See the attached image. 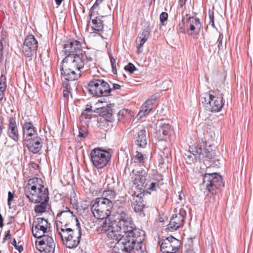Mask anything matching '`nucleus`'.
<instances>
[{"instance_id": "obj_1", "label": "nucleus", "mask_w": 253, "mask_h": 253, "mask_svg": "<svg viewBox=\"0 0 253 253\" xmlns=\"http://www.w3.org/2000/svg\"><path fill=\"white\" fill-rule=\"evenodd\" d=\"M84 62L79 55L66 56L59 68L61 78L68 81L77 80L81 76Z\"/></svg>"}, {"instance_id": "obj_2", "label": "nucleus", "mask_w": 253, "mask_h": 253, "mask_svg": "<svg viewBox=\"0 0 253 253\" xmlns=\"http://www.w3.org/2000/svg\"><path fill=\"white\" fill-rule=\"evenodd\" d=\"M114 220L118 222V227L121 231L126 232V235L143 237L144 232L134 227L132 218L126 207H119L113 211Z\"/></svg>"}, {"instance_id": "obj_3", "label": "nucleus", "mask_w": 253, "mask_h": 253, "mask_svg": "<svg viewBox=\"0 0 253 253\" xmlns=\"http://www.w3.org/2000/svg\"><path fill=\"white\" fill-rule=\"evenodd\" d=\"M202 96V103L206 110L213 113L220 112L223 108L225 100L224 94L218 89L211 90Z\"/></svg>"}, {"instance_id": "obj_4", "label": "nucleus", "mask_w": 253, "mask_h": 253, "mask_svg": "<svg viewBox=\"0 0 253 253\" xmlns=\"http://www.w3.org/2000/svg\"><path fill=\"white\" fill-rule=\"evenodd\" d=\"M91 210L94 216L98 219L108 217L114 207L113 201L106 198H96L91 202Z\"/></svg>"}, {"instance_id": "obj_5", "label": "nucleus", "mask_w": 253, "mask_h": 253, "mask_svg": "<svg viewBox=\"0 0 253 253\" xmlns=\"http://www.w3.org/2000/svg\"><path fill=\"white\" fill-rule=\"evenodd\" d=\"M144 237L126 235L115 244L112 253H130L133 250L134 245L141 248V244L144 240Z\"/></svg>"}, {"instance_id": "obj_6", "label": "nucleus", "mask_w": 253, "mask_h": 253, "mask_svg": "<svg viewBox=\"0 0 253 253\" xmlns=\"http://www.w3.org/2000/svg\"><path fill=\"white\" fill-rule=\"evenodd\" d=\"M87 89L90 94L96 97L108 96L111 92L108 83L103 80L97 78H93L89 81Z\"/></svg>"}, {"instance_id": "obj_7", "label": "nucleus", "mask_w": 253, "mask_h": 253, "mask_svg": "<svg viewBox=\"0 0 253 253\" xmlns=\"http://www.w3.org/2000/svg\"><path fill=\"white\" fill-rule=\"evenodd\" d=\"M91 161L93 165L97 169H101L105 167L110 161V153L100 148L92 150L90 153Z\"/></svg>"}, {"instance_id": "obj_8", "label": "nucleus", "mask_w": 253, "mask_h": 253, "mask_svg": "<svg viewBox=\"0 0 253 253\" xmlns=\"http://www.w3.org/2000/svg\"><path fill=\"white\" fill-rule=\"evenodd\" d=\"M203 184L212 195L216 194L218 189L223 186L221 176L217 173H205L203 178Z\"/></svg>"}, {"instance_id": "obj_9", "label": "nucleus", "mask_w": 253, "mask_h": 253, "mask_svg": "<svg viewBox=\"0 0 253 253\" xmlns=\"http://www.w3.org/2000/svg\"><path fill=\"white\" fill-rule=\"evenodd\" d=\"M56 219V223H59L60 226L67 227V226H73L74 224H76V226L80 225L77 216L67 207L57 213Z\"/></svg>"}, {"instance_id": "obj_10", "label": "nucleus", "mask_w": 253, "mask_h": 253, "mask_svg": "<svg viewBox=\"0 0 253 253\" xmlns=\"http://www.w3.org/2000/svg\"><path fill=\"white\" fill-rule=\"evenodd\" d=\"M49 225L45 219L42 217L37 218L32 224V232L34 237L41 240L44 236H51V232L48 230Z\"/></svg>"}, {"instance_id": "obj_11", "label": "nucleus", "mask_w": 253, "mask_h": 253, "mask_svg": "<svg viewBox=\"0 0 253 253\" xmlns=\"http://www.w3.org/2000/svg\"><path fill=\"white\" fill-rule=\"evenodd\" d=\"M46 190H48L47 188L44 187L42 179L38 177L30 178L26 186V195L28 198L31 196H38L40 194L43 193Z\"/></svg>"}, {"instance_id": "obj_12", "label": "nucleus", "mask_w": 253, "mask_h": 253, "mask_svg": "<svg viewBox=\"0 0 253 253\" xmlns=\"http://www.w3.org/2000/svg\"><path fill=\"white\" fill-rule=\"evenodd\" d=\"M38 47V42L33 35H29L25 39L23 46L22 52L26 57L29 58V60L37 54Z\"/></svg>"}, {"instance_id": "obj_13", "label": "nucleus", "mask_w": 253, "mask_h": 253, "mask_svg": "<svg viewBox=\"0 0 253 253\" xmlns=\"http://www.w3.org/2000/svg\"><path fill=\"white\" fill-rule=\"evenodd\" d=\"M48 190H46L40 194V195L31 196L28 198L30 201L33 203H40V204L36 205L35 207V211L37 213L44 212L46 209L47 204L49 201Z\"/></svg>"}, {"instance_id": "obj_14", "label": "nucleus", "mask_w": 253, "mask_h": 253, "mask_svg": "<svg viewBox=\"0 0 253 253\" xmlns=\"http://www.w3.org/2000/svg\"><path fill=\"white\" fill-rule=\"evenodd\" d=\"M147 171V169L143 168H140L138 170H132V172L133 174L132 177V181L134 184L136 185L140 190L145 189L148 185V183L146 182Z\"/></svg>"}, {"instance_id": "obj_15", "label": "nucleus", "mask_w": 253, "mask_h": 253, "mask_svg": "<svg viewBox=\"0 0 253 253\" xmlns=\"http://www.w3.org/2000/svg\"><path fill=\"white\" fill-rule=\"evenodd\" d=\"M37 249L41 252L44 251L45 253H54L55 244L51 235L44 236L43 239L36 242Z\"/></svg>"}, {"instance_id": "obj_16", "label": "nucleus", "mask_w": 253, "mask_h": 253, "mask_svg": "<svg viewBox=\"0 0 253 253\" xmlns=\"http://www.w3.org/2000/svg\"><path fill=\"white\" fill-rule=\"evenodd\" d=\"M187 34L189 36L198 35L202 28L200 19L196 17H189L186 21Z\"/></svg>"}, {"instance_id": "obj_17", "label": "nucleus", "mask_w": 253, "mask_h": 253, "mask_svg": "<svg viewBox=\"0 0 253 253\" xmlns=\"http://www.w3.org/2000/svg\"><path fill=\"white\" fill-rule=\"evenodd\" d=\"M180 241L172 236H169L163 240L161 245V251L163 253H167V251H179Z\"/></svg>"}, {"instance_id": "obj_18", "label": "nucleus", "mask_w": 253, "mask_h": 253, "mask_svg": "<svg viewBox=\"0 0 253 253\" xmlns=\"http://www.w3.org/2000/svg\"><path fill=\"white\" fill-rule=\"evenodd\" d=\"M82 235L81 225L76 226V229H73L72 233L64 242V245L69 249L76 248L80 243Z\"/></svg>"}, {"instance_id": "obj_19", "label": "nucleus", "mask_w": 253, "mask_h": 253, "mask_svg": "<svg viewBox=\"0 0 253 253\" xmlns=\"http://www.w3.org/2000/svg\"><path fill=\"white\" fill-rule=\"evenodd\" d=\"M81 51V42L77 40L67 41L64 45V52L66 56L77 55Z\"/></svg>"}, {"instance_id": "obj_20", "label": "nucleus", "mask_w": 253, "mask_h": 253, "mask_svg": "<svg viewBox=\"0 0 253 253\" xmlns=\"http://www.w3.org/2000/svg\"><path fill=\"white\" fill-rule=\"evenodd\" d=\"M24 145L27 147L29 151L33 154L38 153L42 147V141L40 136H36L34 137L27 139L24 141Z\"/></svg>"}, {"instance_id": "obj_21", "label": "nucleus", "mask_w": 253, "mask_h": 253, "mask_svg": "<svg viewBox=\"0 0 253 253\" xmlns=\"http://www.w3.org/2000/svg\"><path fill=\"white\" fill-rule=\"evenodd\" d=\"M8 124L7 126V135L15 142L19 140V131L15 118L10 117L8 118Z\"/></svg>"}, {"instance_id": "obj_22", "label": "nucleus", "mask_w": 253, "mask_h": 253, "mask_svg": "<svg viewBox=\"0 0 253 253\" xmlns=\"http://www.w3.org/2000/svg\"><path fill=\"white\" fill-rule=\"evenodd\" d=\"M22 128L23 141L38 136L37 129L30 121H25Z\"/></svg>"}, {"instance_id": "obj_23", "label": "nucleus", "mask_w": 253, "mask_h": 253, "mask_svg": "<svg viewBox=\"0 0 253 253\" xmlns=\"http://www.w3.org/2000/svg\"><path fill=\"white\" fill-rule=\"evenodd\" d=\"M184 220V216L180 213L173 214L168 225V229L171 231L176 230L178 228L183 226Z\"/></svg>"}, {"instance_id": "obj_24", "label": "nucleus", "mask_w": 253, "mask_h": 253, "mask_svg": "<svg viewBox=\"0 0 253 253\" xmlns=\"http://www.w3.org/2000/svg\"><path fill=\"white\" fill-rule=\"evenodd\" d=\"M130 200L131 202V207L134 211L136 212H139L140 215L143 214L144 215L143 211L145 207V204L141 196H139V194L136 195V193H134L131 195Z\"/></svg>"}, {"instance_id": "obj_25", "label": "nucleus", "mask_w": 253, "mask_h": 253, "mask_svg": "<svg viewBox=\"0 0 253 253\" xmlns=\"http://www.w3.org/2000/svg\"><path fill=\"white\" fill-rule=\"evenodd\" d=\"M134 140L136 145L141 148H145L147 143L146 131L141 128L134 135Z\"/></svg>"}, {"instance_id": "obj_26", "label": "nucleus", "mask_w": 253, "mask_h": 253, "mask_svg": "<svg viewBox=\"0 0 253 253\" xmlns=\"http://www.w3.org/2000/svg\"><path fill=\"white\" fill-rule=\"evenodd\" d=\"M193 154L199 158H207L211 159L213 158L214 152L203 147L201 145H197L193 151Z\"/></svg>"}, {"instance_id": "obj_27", "label": "nucleus", "mask_w": 253, "mask_h": 253, "mask_svg": "<svg viewBox=\"0 0 253 253\" xmlns=\"http://www.w3.org/2000/svg\"><path fill=\"white\" fill-rule=\"evenodd\" d=\"M163 178L161 175L159 176V178H152L148 181V185L146 188L143 189L147 193H151V191H156L160 188V186L163 185Z\"/></svg>"}, {"instance_id": "obj_28", "label": "nucleus", "mask_w": 253, "mask_h": 253, "mask_svg": "<svg viewBox=\"0 0 253 253\" xmlns=\"http://www.w3.org/2000/svg\"><path fill=\"white\" fill-rule=\"evenodd\" d=\"M116 186V184L114 182L108 184L106 188L103 191L101 198H106L111 201H113L117 194L115 189Z\"/></svg>"}, {"instance_id": "obj_29", "label": "nucleus", "mask_w": 253, "mask_h": 253, "mask_svg": "<svg viewBox=\"0 0 253 253\" xmlns=\"http://www.w3.org/2000/svg\"><path fill=\"white\" fill-rule=\"evenodd\" d=\"M57 230L58 231V233L62 239V241L64 244V242L67 241V239H69V236L72 233L73 226H60L59 223H56Z\"/></svg>"}, {"instance_id": "obj_30", "label": "nucleus", "mask_w": 253, "mask_h": 253, "mask_svg": "<svg viewBox=\"0 0 253 253\" xmlns=\"http://www.w3.org/2000/svg\"><path fill=\"white\" fill-rule=\"evenodd\" d=\"M114 229V227H113L112 230H110L106 233L108 238L119 241L120 240L125 237V236H126L125 232H123L120 230V231L118 230L115 231Z\"/></svg>"}, {"instance_id": "obj_31", "label": "nucleus", "mask_w": 253, "mask_h": 253, "mask_svg": "<svg viewBox=\"0 0 253 253\" xmlns=\"http://www.w3.org/2000/svg\"><path fill=\"white\" fill-rule=\"evenodd\" d=\"M101 220V223L98 227V230L99 231H100L102 233H106L110 230H112L113 226L112 223L110 221V220L107 218V217Z\"/></svg>"}, {"instance_id": "obj_32", "label": "nucleus", "mask_w": 253, "mask_h": 253, "mask_svg": "<svg viewBox=\"0 0 253 253\" xmlns=\"http://www.w3.org/2000/svg\"><path fill=\"white\" fill-rule=\"evenodd\" d=\"M96 12L97 13L95 14L94 13V15L91 18V19L89 18V19L91 20L92 21V23L93 25L92 28L95 31L100 32L103 30V21L100 18L96 16V15L98 14L97 11Z\"/></svg>"}, {"instance_id": "obj_33", "label": "nucleus", "mask_w": 253, "mask_h": 253, "mask_svg": "<svg viewBox=\"0 0 253 253\" xmlns=\"http://www.w3.org/2000/svg\"><path fill=\"white\" fill-rule=\"evenodd\" d=\"M146 158V157L143 154L137 151L135 155L132 158L131 160L134 164H138V165L141 166L145 162Z\"/></svg>"}, {"instance_id": "obj_34", "label": "nucleus", "mask_w": 253, "mask_h": 253, "mask_svg": "<svg viewBox=\"0 0 253 253\" xmlns=\"http://www.w3.org/2000/svg\"><path fill=\"white\" fill-rule=\"evenodd\" d=\"M159 131L165 136H169L172 132V129L171 126L169 124L166 123H162L161 124Z\"/></svg>"}, {"instance_id": "obj_35", "label": "nucleus", "mask_w": 253, "mask_h": 253, "mask_svg": "<svg viewBox=\"0 0 253 253\" xmlns=\"http://www.w3.org/2000/svg\"><path fill=\"white\" fill-rule=\"evenodd\" d=\"M114 210L117 209L119 207L123 206L125 207L126 205V199L124 197H119V198L113 202Z\"/></svg>"}, {"instance_id": "obj_36", "label": "nucleus", "mask_w": 253, "mask_h": 253, "mask_svg": "<svg viewBox=\"0 0 253 253\" xmlns=\"http://www.w3.org/2000/svg\"><path fill=\"white\" fill-rule=\"evenodd\" d=\"M63 86L65 89L63 91V96L66 98H68L71 94V87L70 84L66 82L63 83Z\"/></svg>"}, {"instance_id": "obj_37", "label": "nucleus", "mask_w": 253, "mask_h": 253, "mask_svg": "<svg viewBox=\"0 0 253 253\" xmlns=\"http://www.w3.org/2000/svg\"><path fill=\"white\" fill-rule=\"evenodd\" d=\"M103 0H96L93 5L89 9V18L91 19V18L94 15V13H95V10L98 6L99 4L101 3Z\"/></svg>"}, {"instance_id": "obj_38", "label": "nucleus", "mask_w": 253, "mask_h": 253, "mask_svg": "<svg viewBox=\"0 0 253 253\" xmlns=\"http://www.w3.org/2000/svg\"><path fill=\"white\" fill-rule=\"evenodd\" d=\"M112 109L110 107H107V109L106 110V112L104 113L102 117L107 121L111 122L112 120Z\"/></svg>"}, {"instance_id": "obj_39", "label": "nucleus", "mask_w": 253, "mask_h": 253, "mask_svg": "<svg viewBox=\"0 0 253 253\" xmlns=\"http://www.w3.org/2000/svg\"><path fill=\"white\" fill-rule=\"evenodd\" d=\"M109 57L111 64L112 72L115 75L117 74V71L116 68V60L113 57L112 54L111 53H109Z\"/></svg>"}, {"instance_id": "obj_40", "label": "nucleus", "mask_w": 253, "mask_h": 253, "mask_svg": "<svg viewBox=\"0 0 253 253\" xmlns=\"http://www.w3.org/2000/svg\"><path fill=\"white\" fill-rule=\"evenodd\" d=\"M146 41H147L146 40H145L144 39H141L138 37L136 38V43L137 44L136 47L138 49V53L142 51L140 49L143 46V44Z\"/></svg>"}, {"instance_id": "obj_41", "label": "nucleus", "mask_w": 253, "mask_h": 253, "mask_svg": "<svg viewBox=\"0 0 253 253\" xmlns=\"http://www.w3.org/2000/svg\"><path fill=\"white\" fill-rule=\"evenodd\" d=\"M125 70L126 71L129 72L130 74L134 72L136 70V67L131 63H129L127 65L125 66Z\"/></svg>"}, {"instance_id": "obj_42", "label": "nucleus", "mask_w": 253, "mask_h": 253, "mask_svg": "<svg viewBox=\"0 0 253 253\" xmlns=\"http://www.w3.org/2000/svg\"><path fill=\"white\" fill-rule=\"evenodd\" d=\"M149 33L148 31L144 30L139 34L138 37L147 41L149 38Z\"/></svg>"}, {"instance_id": "obj_43", "label": "nucleus", "mask_w": 253, "mask_h": 253, "mask_svg": "<svg viewBox=\"0 0 253 253\" xmlns=\"http://www.w3.org/2000/svg\"><path fill=\"white\" fill-rule=\"evenodd\" d=\"M168 14L167 12H163L160 15V20L161 23L164 25V23L167 20Z\"/></svg>"}, {"instance_id": "obj_44", "label": "nucleus", "mask_w": 253, "mask_h": 253, "mask_svg": "<svg viewBox=\"0 0 253 253\" xmlns=\"http://www.w3.org/2000/svg\"><path fill=\"white\" fill-rule=\"evenodd\" d=\"M209 16L210 18L209 24L211 25L212 27H215L214 23V13L213 12H211L210 10L209 12Z\"/></svg>"}, {"instance_id": "obj_45", "label": "nucleus", "mask_w": 253, "mask_h": 253, "mask_svg": "<svg viewBox=\"0 0 253 253\" xmlns=\"http://www.w3.org/2000/svg\"><path fill=\"white\" fill-rule=\"evenodd\" d=\"M11 244L15 247V248L18 251V252L21 253L23 251V247L22 245L18 246L17 245L16 241L15 239H13L12 242H11Z\"/></svg>"}, {"instance_id": "obj_46", "label": "nucleus", "mask_w": 253, "mask_h": 253, "mask_svg": "<svg viewBox=\"0 0 253 253\" xmlns=\"http://www.w3.org/2000/svg\"><path fill=\"white\" fill-rule=\"evenodd\" d=\"M127 113V110L126 109H122V110H120L118 113L119 120H120L121 119H122Z\"/></svg>"}, {"instance_id": "obj_47", "label": "nucleus", "mask_w": 253, "mask_h": 253, "mask_svg": "<svg viewBox=\"0 0 253 253\" xmlns=\"http://www.w3.org/2000/svg\"><path fill=\"white\" fill-rule=\"evenodd\" d=\"M223 35L220 34L219 37L218 38L217 42H218V47L219 50H221L223 49L222 45V40H223Z\"/></svg>"}, {"instance_id": "obj_48", "label": "nucleus", "mask_w": 253, "mask_h": 253, "mask_svg": "<svg viewBox=\"0 0 253 253\" xmlns=\"http://www.w3.org/2000/svg\"><path fill=\"white\" fill-rule=\"evenodd\" d=\"M86 106L87 107L86 108V109H84L82 113V116L87 115L88 113H90L92 112L91 106L89 105H87Z\"/></svg>"}, {"instance_id": "obj_49", "label": "nucleus", "mask_w": 253, "mask_h": 253, "mask_svg": "<svg viewBox=\"0 0 253 253\" xmlns=\"http://www.w3.org/2000/svg\"><path fill=\"white\" fill-rule=\"evenodd\" d=\"M153 104L152 102H150L149 103L146 104V101L143 104L142 107L143 108H147L150 109V111H151L153 109Z\"/></svg>"}, {"instance_id": "obj_50", "label": "nucleus", "mask_w": 253, "mask_h": 253, "mask_svg": "<svg viewBox=\"0 0 253 253\" xmlns=\"http://www.w3.org/2000/svg\"><path fill=\"white\" fill-rule=\"evenodd\" d=\"M14 197V195L11 192L9 191L8 193V199H7V203L8 205H10V202L12 201Z\"/></svg>"}, {"instance_id": "obj_51", "label": "nucleus", "mask_w": 253, "mask_h": 253, "mask_svg": "<svg viewBox=\"0 0 253 253\" xmlns=\"http://www.w3.org/2000/svg\"><path fill=\"white\" fill-rule=\"evenodd\" d=\"M156 99V96L155 95H152L151 97L146 101V104L149 103L150 102H152L153 104H154Z\"/></svg>"}, {"instance_id": "obj_52", "label": "nucleus", "mask_w": 253, "mask_h": 253, "mask_svg": "<svg viewBox=\"0 0 253 253\" xmlns=\"http://www.w3.org/2000/svg\"><path fill=\"white\" fill-rule=\"evenodd\" d=\"M10 236H11L10 231V230H8L7 231L6 234H5V236L4 237V238L3 239L2 243L5 242V241L7 239H9Z\"/></svg>"}, {"instance_id": "obj_53", "label": "nucleus", "mask_w": 253, "mask_h": 253, "mask_svg": "<svg viewBox=\"0 0 253 253\" xmlns=\"http://www.w3.org/2000/svg\"><path fill=\"white\" fill-rule=\"evenodd\" d=\"M87 132L84 131V132H82L81 131V129H79V134L78 135V136L80 137H82V138H85L87 136Z\"/></svg>"}, {"instance_id": "obj_54", "label": "nucleus", "mask_w": 253, "mask_h": 253, "mask_svg": "<svg viewBox=\"0 0 253 253\" xmlns=\"http://www.w3.org/2000/svg\"><path fill=\"white\" fill-rule=\"evenodd\" d=\"M121 87V86L120 84H113V87L111 88V91L114 90L119 89Z\"/></svg>"}, {"instance_id": "obj_55", "label": "nucleus", "mask_w": 253, "mask_h": 253, "mask_svg": "<svg viewBox=\"0 0 253 253\" xmlns=\"http://www.w3.org/2000/svg\"><path fill=\"white\" fill-rule=\"evenodd\" d=\"M146 115L143 113V112L140 110L137 115V118L138 119H141L143 117H144Z\"/></svg>"}, {"instance_id": "obj_56", "label": "nucleus", "mask_w": 253, "mask_h": 253, "mask_svg": "<svg viewBox=\"0 0 253 253\" xmlns=\"http://www.w3.org/2000/svg\"><path fill=\"white\" fill-rule=\"evenodd\" d=\"M0 83L6 84V78L4 75H1Z\"/></svg>"}, {"instance_id": "obj_57", "label": "nucleus", "mask_w": 253, "mask_h": 253, "mask_svg": "<svg viewBox=\"0 0 253 253\" xmlns=\"http://www.w3.org/2000/svg\"><path fill=\"white\" fill-rule=\"evenodd\" d=\"M84 54L85 56L86 59L87 61H92L93 58L90 56V54H89L88 53H86L85 52H84Z\"/></svg>"}, {"instance_id": "obj_58", "label": "nucleus", "mask_w": 253, "mask_h": 253, "mask_svg": "<svg viewBox=\"0 0 253 253\" xmlns=\"http://www.w3.org/2000/svg\"><path fill=\"white\" fill-rule=\"evenodd\" d=\"M178 32L183 34L187 33V29L186 30L184 27L180 26L178 29Z\"/></svg>"}, {"instance_id": "obj_59", "label": "nucleus", "mask_w": 253, "mask_h": 253, "mask_svg": "<svg viewBox=\"0 0 253 253\" xmlns=\"http://www.w3.org/2000/svg\"><path fill=\"white\" fill-rule=\"evenodd\" d=\"M141 110L143 112V113L145 115L148 114L151 111H150V109L143 108L142 106L141 107Z\"/></svg>"}, {"instance_id": "obj_60", "label": "nucleus", "mask_w": 253, "mask_h": 253, "mask_svg": "<svg viewBox=\"0 0 253 253\" xmlns=\"http://www.w3.org/2000/svg\"><path fill=\"white\" fill-rule=\"evenodd\" d=\"M4 90H0V102H1L4 95Z\"/></svg>"}, {"instance_id": "obj_61", "label": "nucleus", "mask_w": 253, "mask_h": 253, "mask_svg": "<svg viewBox=\"0 0 253 253\" xmlns=\"http://www.w3.org/2000/svg\"><path fill=\"white\" fill-rule=\"evenodd\" d=\"M187 0H179V5L180 7H182L186 3Z\"/></svg>"}, {"instance_id": "obj_62", "label": "nucleus", "mask_w": 253, "mask_h": 253, "mask_svg": "<svg viewBox=\"0 0 253 253\" xmlns=\"http://www.w3.org/2000/svg\"><path fill=\"white\" fill-rule=\"evenodd\" d=\"M6 84L0 83V90H5Z\"/></svg>"}, {"instance_id": "obj_63", "label": "nucleus", "mask_w": 253, "mask_h": 253, "mask_svg": "<svg viewBox=\"0 0 253 253\" xmlns=\"http://www.w3.org/2000/svg\"><path fill=\"white\" fill-rule=\"evenodd\" d=\"M3 226V218L2 215L0 213V227Z\"/></svg>"}, {"instance_id": "obj_64", "label": "nucleus", "mask_w": 253, "mask_h": 253, "mask_svg": "<svg viewBox=\"0 0 253 253\" xmlns=\"http://www.w3.org/2000/svg\"><path fill=\"white\" fill-rule=\"evenodd\" d=\"M63 0H55L57 6H59V5H60Z\"/></svg>"}]
</instances>
